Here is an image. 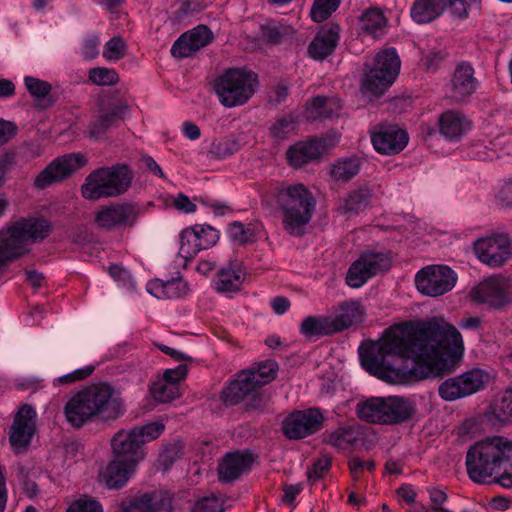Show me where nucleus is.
Segmentation results:
<instances>
[{
  "instance_id": "25",
  "label": "nucleus",
  "mask_w": 512,
  "mask_h": 512,
  "mask_svg": "<svg viewBox=\"0 0 512 512\" xmlns=\"http://www.w3.org/2000/svg\"><path fill=\"white\" fill-rule=\"evenodd\" d=\"M471 128V121L455 110L445 111L438 120L439 133L451 142L460 140Z\"/></svg>"
},
{
  "instance_id": "15",
  "label": "nucleus",
  "mask_w": 512,
  "mask_h": 512,
  "mask_svg": "<svg viewBox=\"0 0 512 512\" xmlns=\"http://www.w3.org/2000/svg\"><path fill=\"white\" fill-rule=\"evenodd\" d=\"M86 163L87 159L82 153H71L58 157L37 175L34 184L38 188H45L70 176Z\"/></svg>"
},
{
  "instance_id": "21",
  "label": "nucleus",
  "mask_w": 512,
  "mask_h": 512,
  "mask_svg": "<svg viewBox=\"0 0 512 512\" xmlns=\"http://www.w3.org/2000/svg\"><path fill=\"white\" fill-rule=\"evenodd\" d=\"M187 375V366L180 364L175 368L167 369L151 386L153 398L160 403H168L180 397V382Z\"/></svg>"
},
{
  "instance_id": "4",
  "label": "nucleus",
  "mask_w": 512,
  "mask_h": 512,
  "mask_svg": "<svg viewBox=\"0 0 512 512\" xmlns=\"http://www.w3.org/2000/svg\"><path fill=\"white\" fill-rule=\"evenodd\" d=\"M123 412L119 393L107 383L87 386L77 392L65 406L66 419L75 427L95 419L113 420Z\"/></svg>"
},
{
  "instance_id": "35",
  "label": "nucleus",
  "mask_w": 512,
  "mask_h": 512,
  "mask_svg": "<svg viewBox=\"0 0 512 512\" xmlns=\"http://www.w3.org/2000/svg\"><path fill=\"white\" fill-rule=\"evenodd\" d=\"M341 109L340 100L336 97L317 96L306 107V115L309 120L331 117Z\"/></svg>"
},
{
  "instance_id": "49",
  "label": "nucleus",
  "mask_w": 512,
  "mask_h": 512,
  "mask_svg": "<svg viewBox=\"0 0 512 512\" xmlns=\"http://www.w3.org/2000/svg\"><path fill=\"white\" fill-rule=\"evenodd\" d=\"M66 512H103V507L95 498L82 495L69 504Z\"/></svg>"
},
{
  "instance_id": "48",
  "label": "nucleus",
  "mask_w": 512,
  "mask_h": 512,
  "mask_svg": "<svg viewBox=\"0 0 512 512\" xmlns=\"http://www.w3.org/2000/svg\"><path fill=\"white\" fill-rule=\"evenodd\" d=\"M127 45L120 37H113L103 48V57L109 62H117L126 55Z\"/></svg>"
},
{
  "instance_id": "24",
  "label": "nucleus",
  "mask_w": 512,
  "mask_h": 512,
  "mask_svg": "<svg viewBox=\"0 0 512 512\" xmlns=\"http://www.w3.org/2000/svg\"><path fill=\"white\" fill-rule=\"evenodd\" d=\"M212 39V33L206 26L196 28L184 33L172 46L171 53L175 57H190L205 47Z\"/></svg>"
},
{
  "instance_id": "51",
  "label": "nucleus",
  "mask_w": 512,
  "mask_h": 512,
  "mask_svg": "<svg viewBox=\"0 0 512 512\" xmlns=\"http://www.w3.org/2000/svg\"><path fill=\"white\" fill-rule=\"evenodd\" d=\"M191 512H224L223 500L215 495L199 498L191 506Z\"/></svg>"
},
{
  "instance_id": "37",
  "label": "nucleus",
  "mask_w": 512,
  "mask_h": 512,
  "mask_svg": "<svg viewBox=\"0 0 512 512\" xmlns=\"http://www.w3.org/2000/svg\"><path fill=\"white\" fill-rule=\"evenodd\" d=\"M439 396L448 402L456 401L469 396L462 373L447 378L438 387Z\"/></svg>"
},
{
  "instance_id": "14",
  "label": "nucleus",
  "mask_w": 512,
  "mask_h": 512,
  "mask_svg": "<svg viewBox=\"0 0 512 512\" xmlns=\"http://www.w3.org/2000/svg\"><path fill=\"white\" fill-rule=\"evenodd\" d=\"M473 249L477 259L491 268L500 267L512 258V241L503 233L477 239Z\"/></svg>"
},
{
  "instance_id": "52",
  "label": "nucleus",
  "mask_w": 512,
  "mask_h": 512,
  "mask_svg": "<svg viewBox=\"0 0 512 512\" xmlns=\"http://www.w3.org/2000/svg\"><path fill=\"white\" fill-rule=\"evenodd\" d=\"M239 150V144L234 137H225L212 144V153L218 158H227Z\"/></svg>"
},
{
  "instance_id": "46",
  "label": "nucleus",
  "mask_w": 512,
  "mask_h": 512,
  "mask_svg": "<svg viewBox=\"0 0 512 512\" xmlns=\"http://www.w3.org/2000/svg\"><path fill=\"white\" fill-rule=\"evenodd\" d=\"M89 81L97 86L114 85L119 81L116 70L107 67H95L88 72Z\"/></svg>"
},
{
  "instance_id": "38",
  "label": "nucleus",
  "mask_w": 512,
  "mask_h": 512,
  "mask_svg": "<svg viewBox=\"0 0 512 512\" xmlns=\"http://www.w3.org/2000/svg\"><path fill=\"white\" fill-rule=\"evenodd\" d=\"M439 396L448 402L456 401L469 396L462 373L447 378L438 387Z\"/></svg>"
},
{
  "instance_id": "9",
  "label": "nucleus",
  "mask_w": 512,
  "mask_h": 512,
  "mask_svg": "<svg viewBox=\"0 0 512 512\" xmlns=\"http://www.w3.org/2000/svg\"><path fill=\"white\" fill-rule=\"evenodd\" d=\"M468 296L477 305L503 311L512 306V277L500 273L485 277L470 289Z\"/></svg>"
},
{
  "instance_id": "28",
  "label": "nucleus",
  "mask_w": 512,
  "mask_h": 512,
  "mask_svg": "<svg viewBox=\"0 0 512 512\" xmlns=\"http://www.w3.org/2000/svg\"><path fill=\"white\" fill-rule=\"evenodd\" d=\"M476 88L477 80L472 66L467 63L459 64L451 80V96L455 99H463L474 93Z\"/></svg>"
},
{
  "instance_id": "31",
  "label": "nucleus",
  "mask_w": 512,
  "mask_h": 512,
  "mask_svg": "<svg viewBox=\"0 0 512 512\" xmlns=\"http://www.w3.org/2000/svg\"><path fill=\"white\" fill-rule=\"evenodd\" d=\"M446 7V0H415L410 15L414 22L425 24L438 18Z\"/></svg>"
},
{
  "instance_id": "22",
  "label": "nucleus",
  "mask_w": 512,
  "mask_h": 512,
  "mask_svg": "<svg viewBox=\"0 0 512 512\" xmlns=\"http://www.w3.org/2000/svg\"><path fill=\"white\" fill-rule=\"evenodd\" d=\"M113 457L139 465L145 458V450L132 430H120L111 439Z\"/></svg>"
},
{
  "instance_id": "50",
  "label": "nucleus",
  "mask_w": 512,
  "mask_h": 512,
  "mask_svg": "<svg viewBox=\"0 0 512 512\" xmlns=\"http://www.w3.org/2000/svg\"><path fill=\"white\" fill-rule=\"evenodd\" d=\"M369 191H355L348 195L344 204L340 207L344 213L358 212L368 204Z\"/></svg>"
},
{
  "instance_id": "30",
  "label": "nucleus",
  "mask_w": 512,
  "mask_h": 512,
  "mask_svg": "<svg viewBox=\"0 0 512 512\" xmlns=\"http://www.w3.org/2000/svg\"><path fill=\"white\" fill-rule=\"evenodd\" d=\"M253 463L250 453H230L220 463L218 472L224 481H233L241 474L247 472Z\"/></svg>"
},
{
  "instance_id": "56",
  "label": "nucleus",
  "mask_w": 512,
  "mask_h": 512,
  "mask_svg": "<svg viewBox=\"0 0 512 512\" xmlns=\"http://www.w3.org/2000/svg\"><path fill=\"white\" fill-rule=\"evenodd\" d=\"M190 289L182 278H174L166 281V299H178L186 296Z\"/></svg>"
},
{
  "instance_id": "7",
  "label": "nucleus",
  "mask_w": 512,
  "mask_h": 512,
  "mask_svg": "<svg viewBox=\"0 0 512 512\" xmlns=\"http://www.w3.org/2000/svg\"><path fill=\"white\" fill-rule=\"evenodd\" d=\"M131 180V172L125 165L99 168L86 177L81 194L87 200L116 197L128 189Z\"/></svg>"
},
{
  "instance_id": "10",
  "label": "nucleus",
  "mask_w": 512,
  "mask_h": 512,
  "mask_svg": "<svg viewBox=\"0 0 512 512\" xmlns=\"http://www.w3.org/2000/svg\"><path fill=\"white\" fill-rule=\"evenodd\" d=\"M401 67V61L394 48H387L375 57V63L367 72L362 90L370 95L378 96L387 90L396 80Z\"/></svg>"
},
{
  "instance_id": "5",
  "label": "nucleus",
  "mask_w": 512,
  "mask_h": 512,
  "mask_svg": "<svg viewBox=\"0 0 512 512\" xmlns=\"http://www.w3.org/2000/svg\"><path fill=\"white\" fill-rule=\"evenodd\" d=\"M50 232L45 219H20L0 230V272L4 266L29 253L31 245L42 241Z\"/></svg>"
},
{
  "instance_id": "16",
  "label": "nucleus",
  "mask_w": 512,
  "mask_h": 512,
  "mask_svg": "<svg viewBox=\"0 0 512 512\" xmlns=\"http://www.w3.org/2000/svg\"><path fill=\"white\" fill-rule=\"evenodd\" d=\"M374 149L383 155L397 154L408 144V133L394 124L381 123L370 129Z\"/></svg>"
},
{
  "instance_id": "45",
  "label": "nucleus",
  "mask_w": 512,
  "mask_h": 512,
  "mask_svg": "<svg viewBox=\"0 0 512 512\" xmlns=\"http://www.w3.org/2000/svg\"><path fill=\"white\" fill-rule=\"evenodd\" d=\"M141 445L157 439L165 430V424L162 420L146 423L142 426L131 429Z\"/></svg>"
},
{
  "instance_id": "44",
  "label": "nucleus",
  "mask_w": 512,
  "mask_h": 512,
  "mask_svg": "<svg viewBox=\"0 0 512 512\" xmlns=\"http://www.w3.org/2000/svg\"><path fill=\"white\" fill-rule=\"evenodd\" d=\"M357 440V432L352 427L339 428L327 437V443L338 448L348 449Z\"/></svg>"
},
{
  "instance_id": "29",
  "label": "nucleus",
  "mask_w": 512,
  "mask_h": 512,
  "mask_svg": "<svg viewBox=\"0 0 512 512\" xmlns=\"http://www.w3.org/2000/svg\"><path fill=\"white\" fill-rule=\"evenodd\" d=\"M339 27L327 25L321 28L309 46V54L312 58L322 60L331 54L338 42Z\"/></svg>"
},
{
  "instance_id": "23",
  "label": "nucleus",
  "mask_w": 512,
  "mask_h": 512,
  "mask_svg": "<svg viewBox=\"0 0 512 512\" xmlns=\"http://www.w3.org/2000/svg\"><path fill=\"white\" fill-rule=\"evenodd\" d=\"M138 465L113 457L101 468L98 474L99 482L108 489H120L135 475Z\"/></svg>"
},
{
  "instance_id": "55",
  "label": "nucleus",
  "mask_w": 512,
  "mask_h": 512,
  "mask_svg": "<svg viewBox=\"0 0 512 512\" xmlns=\"http://www.w3.org/2000/svg\"><path fill=\"white\" fill-rule=\"evenodd\" d=\"M478 2L479 0H448L446 3L452 17L463 19L468 16L471 7Z\"/></svg>"
},
{
  "instance_id": "64",
  "label": "nucleus",
  "mask_w": 512,
  "mask_h": 512,
  "mask_svg": "<svg viewBox=\"0 0 512 512\" xmlns=\"http://www.w3.org/2000/svg\"><path fill=\"white\" fill-rule=\"evenodd\" d=\"M330 461L327 458H322L316 461L313 466L308 471V476L310 479H319L321 478L329 469Z\"/></svg>"
},
{
  "instance_id": "11",
  "label": "nucleus",
  "mask_w": 512,
  "mask_h": 512,
  "mask_svg": "<svg viewBox=\"0 0 512 512\" xmlns=\"http://www.w3.org/2000/svg\"><path fill=\"white\" fill-rule=\"evenodd\" d=\"M457 280V273L449 266L442 264L427 265L415 275L418 292L428 297H439L450 292Z\"/></svg>"
},
{
  "instance_id": "59",
  "label": "nucleus",
  "mask_w": 512,
  "mask_h": 512,
  "mask_svg": "<svg viewBox=\"0 0 512 512\" xmlns=\"http://www.w3.org/2000/svg\"><path fill=\"white\" fill-rule=\"evenodd\" d=\"M94 371V366L87 365L78 369H75L74 371L67 373L61 377H58L54 380L55 385L60 384H70L79 380H83L87 378L89 375L92 374Z\"/></svg>"
},
{
  "instance_id": "61",
  "label": "nucleus",
  "mask_w": 512,
  "mask_h": 512,
  "mask_svg": "<svg viewBox=\"0 0 512 512\" xmlns=\"http://www.w3.org/2000/svg\"><path fill=\"white\" fill-rule=\"evenodd\" d=\"M100 38L92 34L88 35L82 43L81 54L86 59H93L99 54Z\"/></svg>"
},
{
  "instance_id": "60",
  "label": "nucleus",
  "mask_w": 512,
  "mask_h": 512,
  "mask_svg": "<svg viewBox=\"0 0 512 512\" xmlns=\"http://www.w3.org/2000/svg\"><path fill=\"white\" fill-rule=\"evenodd\" d=\"M25 85L29 93L35 98H44L51 89L49 83L46 81L30 76L25 77Z\"/></svg>"
},
{
  "instance_id": "54",
  "label": "nucleus",
  "mask_w": 512,
  "mask_h": 512,
  "mask_svg": "<svg viewBox=\"0 0 512 512\" xmlns=\"http://www.w3.org/2000/svg\"><path fill=\"white\" fill-rule=\"evenodd\" d=\"M109 274L115 280L119 287L126 290H133L135 288V282L131 274L122 266H110Z\"/></svg>"
},
{
  "instance_id": "62",
  "label": "nucleus",
  "mask_w": 512,
  "mask_h": 512,
  "mask_svg": "<svg viewBox=\"0 0 512 512\" xmlns=\"http://www.w3.org/2000/svg\"><path fill=\"white\" fill-rule=\"evenodd\" d=\"M349 468L354 478H357L365 470L374 469V462L371 460H362L358 457H352L349 460Z\"/></svg>"
},
{
  "instance_id": "36",
  "label": "nucleus",
  "mask_w": 512,
  "mask_h": 512,
  "mask_svg": "<svg viewBox=\"0 0 512 512\" xmlns=\"http://www.w3.org/2000/svg\"><path fill=\"white\" fill-rule=\"evenodd\" d=\"M128 110L129 106L123 103L117 104L107 110H102L92 122L89 129V135L91 137H97L109 126H111L117 119L124 117Z\"/></svg>"
},
{
  "instance_id": "57",
  "label": "nucleus",
  "mask_w": 512,
  "mask_h": 512,
  "mask_svg": "<svg viewBox=\"0 0 512 512\" xmlns=\"http://www.w3.org/2000/svg\"><path fill=\"white\" fill-rule=\"evenodd\" d=\"M495 199L500 206L512 208V179H505L498 184Z\"/></svg>"
},
{
  "instance_id": "12",
  "label": "nucleus",
  "mask_w": 512,
  "mask_h": 512,
  "mask_svg": "<svg viewBox=\"0 0 512 512\" xmlns=\"http://www.w3.org/2000/svg\"><path fill=\"white\" fill-rule=\"evenodd\" d=\"M391 263V257L388 253H362L349 267L346 275V283L351 288H360L370 278L387 271Z\"/></svg>"
},
{
  "instance_id": "20",
  "label": "nucleus",
  "mask_w": 512,
  "mask_h": 512,
  "mask_svg": "<svg viewBox=\"0 0 512 512\" xmlns=\"http://www.w3.org/2000/svg\"><path fill=\"white\" fill-rule=\"evenodd\" d=\"M140 213L141 210L137 204H114L98 210L95 214V223L97 226L107 229L130 227L136 223Z\"/></svg>"
},
{
  "instance_id": "2",
  "label": "nucleus",
  "mask_w": 512,
  "mask_h": 512,
  "mask_svg": "<svg viewBox=\"0 0 512 512\" xmlns=\"http://www.w3.org/2000/svg\"><path fill=\"white\" fill-rule=\"evenodd\" d=\"M469 477L477 483L494 482L512 487V440L491 436L476 442L467 451Z\"/></svg>"
},
{
  "instance_id": "32",
  "label": "nucleus",
  "mask_w": 512,
  "mask_h": 512,
  "mask_svg": "<svg viewBox=\"0 0 512 512\" xmlns=\"http://www.w3.org/2000/svg\"><path fill=\"white\" fill-rule=\"evenodd\" d=\"M360 28L371 37L380 38L387 32L388 20L380 8L371 7L362 13Z\"/></svg>"
},
{
  "instance_id": "53",
  "label": "nucleus",
  "mask_w": 512,
  "mask_h": 512,
  "mask_svg": "<svg viewBox=\"0 0 512 512\" xmlns=\"http://www.w3.org/2000/svg\"><path fill=\"white\" fill-rule=\"evenodd\" d=\"M199 202L213 216L221 217L232 212V207L225 201L210 197H201Z\"/></svg>"
},
{
  "instance_id": "42",
  "label": "nucleus",
  "mask_w": 512,
  "mask_h": 512,
  "mask_svg": "<svg viewBox=\"0 0 512 512\" xmlns=\"http://www.w3.org/2000/svg\"><path fill=\"white\" fill-rule=\"evenodd\" d=\"M491 413L500 422L512 420V387L497 396L491 404Z\"/></svg>"
},
{
  "instance_id": "1",
  "label": "nucleus",
  "mask_w": 512,
  "mask_h": 512,
  "mask_svg": "<svg viewBox=\"0 0 512 512\" xmlns=\"http://www.w3.org/2000/svg\"><path fill=\"white\" fill-rule=\"evenodd\" d=\"M464 351L463 338L443 318H432L412 328H388L376 341L359 347L361 366L393 385H408L450 370Z\"/></svg>"
},
{
  "instance_id": "17",
  "label": "nucleus",
  "mask_w": 512,
  "mask_h": 512,
  "mask_svg": "<svg viewBox=\"0 0 512 512\" xmlns=\"http://www.w3.org/2000/svg\"><path fill=\"white\" fill-rule=\"evenodd\" d=\"M324 421L323 413L317 408L291 413L282 423L284 435L289 439H302L319 430Z\"/></svg>"
},
{
  "instance_id": "3",
  "label": "nucleus",
  "mask_w": 512,
  "mask_h": 512,
  "mask_svg": "<svg viewBox=\"0 0 512 512\" xmlns=\"http://www.w3.org/2000/svg\"><path fill=\"white\" fill-rule=\"evenodd\" d=\"M316 198L302 183H276L262 194V204L282 214L284 228L293 235H301L310 223L316 209Z\"/></svg>"
},
{
  "instance_id": "40",
  "label": "nucleus",
  "mask_w": 512,
  "mask_h": 512,
  "mask_svg": "<svg viewBox=\"0 0 512 512\" xmlns=\"http://www.w3.org/2000/svg\"><path fill=\"white\" fill-rule=\"evenodd\" d=\"M248 381L252 384L254 390L262 385L271 382L277 374V364L274 361H264L249 370H244Z\"/></svg>"
},
{
  "instance_id": "58",
  "label": "nucleus",
  "mask_w": 512,
  "mask_h": 512,
  "mask_svg": "<svg viewBox=\"0 0 512 512\" xmlns=\"http://www.w3.org/2000/svg\"><path fill=\"white\" fill-rule=\"evenodd\" d=\"M480 142L485 149H489L493 152V154L487 156H479L481 159H492L494 156L500 157L501 152L505 150V145L507 144L506 135L504 134L497 135L492 139H482Z\"/></svg>"
},
{
  "instance_id": "33",
  "label": "nucleus",
  "mask_w": 512,
  "mask_h": 512,
  "mask_svg": "<svg viewBox=\"0 0 512 512\" xmlns=\"http://www.w3.org/2000/svg\"><path fill=\"white\" fill-rule=\"evenodd\" d=\"M335 332L331 316H308L300 324V333L307 339H314Z\"/></svg>"
},
{
  "instance_id": "26",
  "label": "nucleus",
  "mask_w": 512,
  "mask_h": 512,
  "mask_svg": "<svg viewBox=\"0 0 512 512\" xmlns=\"http://www.w3.org/2000/svg\"><path fill=\"white\" fill-rule=\"evenodd\" d=\"M335 331L339 332L353 325L362 323L366 317V308L358 300H348L340 303L333 312Z\"/></svg>"
},
{
  "instance_id": "8",
  "label": "nucleus",
  "mask_w": 512,
  "mask_h": 512,
  "mask_svg": "<svg viewBox=\"0 0 512 512\" xmlns=\"http://www.w3.org/2000/svg\"><path fill=\"white\" fill-rule=\"evenodd\" d=\"M257 75L243 69H230L221 75L215 91L222 105L227 108L245 104L255 93Z\"/></svg>"
},
{
  "instance_id": "27",
  "label": "nucleus",
  "mask_w": 512,
  "mask_h": 512,
  "mask_svg": "<svg viewBox=\"0 0 512 512\" xmlns=\"http://www.w3.org/2000/svg\"><path fill=\"white\" fill-rule=\"evenodd\" d=\"M246 273L239 260L229 262L218 273L216 288L223 293L237 292L241 289Z\"/></svg>"
},
{
  "instance_id": "18",
  "label": "nucleus",
  "mask_w": 512,
  "mask_h": 512,
  "mask_svg": "<svg viewBox=\"0 0 512 512\" xmlns=\"http://www.w3.org/2000/svg\"><path fill=\"white\" fill-rule=\"evenodd\" d=\"M36 411L29 405L21 406L10 428L9 441L17 453L24 451L36 434Z\"/></svg>"
},
{
  "instance_id": "39",
  "label": "nucleus",
  "mask_w": 512,
  "mask_h": 512,
  "mask_svg": "<svg viewBox=\"0 0 512 512\" xmlns=\"http://www.w3.org/2000/svg\"><path fill=\"white\" fill-rule=\"evenodd\" d=\"M469 396L486 389L492 382L494 375L483 368H472L462 373Z\"/></svg>"
},
{
  "instance_id": "41",
  "label": "nucleus",
  "mask_w": 512,
  "mask_h": 512,
  "mask_svg": "<svg viewBox=\"0 0 512 512\" xmlns=\"http://www.w3.org/2000/svg\"><path fill=\"white\" fill-rule=\"evenodd\" d=\"M360 168L357 157H349L336 161L330 170L331 177L336 181H348L352 179Z\"/></svg>"
},
{
  "instance_id": "19",
  "label": "nucleus",
  "mask_w": 512,
  "mask_h": 512,
  "mask_svg": "<svg viewBox=\"0 0 512 512\" xmlns=\"http://www.w3.org/2000/svg\"><path fill=\"white\" fill-rule=\"evenodd\" d=\"M339 139V134L332 133L325 138H313L309 141L298 142L287 151L288 161L292 166L300 167L322 156L328 148L335 146Z\"/></svg>"
},
{
  "instance_id": "63",
  "label": "nucleus",
  "mask_w": 512,
  "mask_h": 512,
  "mask_svg": "<svg viewBox=\"0 0 512 512\" xmlns=\"http://www.w3.org/2000/svg\"><path fill=\"white\" fill-rule=\"evenodd\" d=\"M147 292L157 299H166V282L154 279L147 283Z\"/></svg>"
},
{
  "instance_id": "34",
  "label": "nucleus",
  "mask_w": 512,
  "mask_h": 512,
  "mask_svg": "<svg viewBox=\"0 0 512 512\" xmlns=\"http://www.w3.org/2000/svg\"><path fill=\"white\" fill-rule=\"evenodd\" d=\"M247 374L240 372L230 381L221 392V399L226 405H233L241 401L246 395L254 391Z\"/></svg>"
},
{
  "instance_id": "6",
  "label": "nucleus",
  "mask_w": 512,
  "mask_h": 512,
  "mask_svg": "<svg viewBox=\"0 0 512 512\" xmlns=\"http://www.w3.org/2000/svg\"><path fill=\"white\" fill-rule=\"evenodd\" d=\"M356 412L366 422L395 425L411 419L416 406L411 399L402 396L371 397L359 402Z\"/></svg>"
},
{
  "instance_id": "43",
  "label": "nucleus",
  "mask_w": 512,
  "mask_h": 512,
  "mask_svg": "<svg viewBox=\"0 0 512 512\" xmlns=\"http://www.w3.org/2000/svg\"><path fill=\"white\" fill-rule=\"evenodd\" d=\"M227 236L234 245H245L255 240V232L252 225H244L233 222L228 226Z\"/></svg>"
},
{
  "instance_id": "13",
  "label": "nucleus",
  "mask_w": 512,
  "mask_h": 512,
  "mask_svg": "<svg viewBox=\"0 0 512 512\" xmlns=\"http://www.w3.org/2000/svg\"><path fill=\"white\" fill-rule=\"evenodd\" d=\"M220 232L208 224H195L179 234V255L189 260L201 250L209 249L219 241Z\"/></svg>"
},
{
  "instance_id": "47",
  "label": "nucleus",
  "mask_w": 512,
  "mask_h": 512,
  "mask_svg": "<svg viewBox=\"0 0 512 512\" xmlns=\"http://www.w3.org/2000/svg\"><path fill=\"white\" fill-rule=\"evenodd\" d=\"M341 0H315L311 8V18L316 22L327 19L339 7Z\"/></svg>"
}]
</instances>
